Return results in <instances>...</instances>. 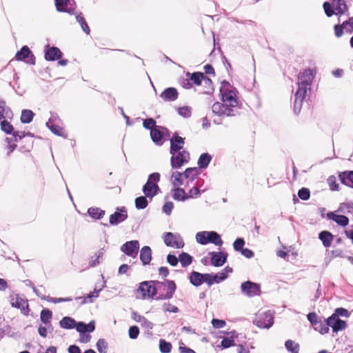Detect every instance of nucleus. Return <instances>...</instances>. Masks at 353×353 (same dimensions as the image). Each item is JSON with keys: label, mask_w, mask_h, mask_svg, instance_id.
<instances>
[{"label": "nucleus", "mask_w": 353, "mask_h": 353, "mask_svg": "<svg viewBox=\"0 0 353 353\" xmlns=\"http://www.w3.org/2000/svg\"><path fill=\"white\" fill-rule=\"evenodd\" d=\"M15 58L18 61H26L27 63L30 65H35L36 63L34 55L27 46H23L21 50L17 52Z\"/></svg>", "instance_id": "4468645a"}, {"label": "nucleus", "mask_w": 353, "mask_h": 353, "mask_svg": "<svg viewBox=\"0 0 353 353\" xmlns=\"http://www.w3.org/2000/svg\"><path fill=\"white\" fill-rule=\"evenodd\" d=\"M170 154L172 155L170 165L173 169H179L190 160V153L187 150L170 152Z\"/></svg>", "instance_id": "6e6552de"}, {"label": "nucleus", "mask_w": 353, "mask_h": 353, "mask_svg": "<svg viewBox=\"0 0 353 353\" xmlns=\"http://www.w3.org/2000/svg\"><path fill=\"white\" fill-rule=\"evenodd\" d=\"M105 250L104 248L98 250L94 255H92L89 261V266L90 268H94L99 265L102 260L103 256L105 254Z\"/></svg>", "instance_id": "b1692460"}, {"label": "nucleus", "mask_w": 353, "mask_h": 353, "mask_svg": "<svg viewBox=\"0 0 353 353\" xmlns=\"http://www.w3.org/2000/svg\"><path fill=\"white\" fill-rule=\"evenodd\" d=\"M170 152L181 151L185 144V138L180 137L177 132H174L170 139Z\"/></svg>", "instance_id": "dca6fc26"}, {"label": "nucleus", "mask_w": 353, "mask_h": 353, "mask_svg": "<svg viewBox=\"0 0 353 353\" xmlns=\"http://www.w3.org/2000/svg\"><path fill=\"white\" fill-rule=\"evenodd\" d=\"M150 200L148 199V197H146L145 195L144 196H139L137 197L134 200V204L135 207L137 210H143L147 208L148 205Z\"/></svg>", "instance_id": "ea45409f"}, {"label": "nucleus", "mask_w": 353, "mask_h": 353, "mask_svg": "<svg viewBox=\"0 0 353 353\" xmlns=\"http://www.w3.org/2000/svg\"><path fill=\"white\" fill-rule=\"evenodd\" d=\"M172 198L175 201H185V200L189 199L188 194L185 192L184 189L178 187L174 188L172 189Z\"/></svg>", "instance_id": "c756f323"}, {"label": "nucleus", "mask_w": 353, "mask_h": 353, "mask_svg": "<svg viewBox=\"0 0 353 353\" xmlns=\"http://www.w3.org/2000/svg\"><path fill=\"white\" fill-rule=\"evenodd\" d=\"M10 304L12 307L21 310L24 309V304H26L27 307L28 306L26 301L18 295L10 296Z\"/></svg>", "instance_id": "2f4dec72"}, {"label": "nucleus", "mask_w": 353, "mask_h": 353, "mask_svg": "<svg viewBox=\"0 0 353 353\" xmlns=\"http://www.w3.org/2000/svg\"><path fill=\"white\" fill-rule=\"evenodd\" d=\"M330 323H328V318L327 319L322 317L318 323L314 327L316 331H318L321 334H325L329 332Z\"/></svg>", "instance_id": "bb28decb"}, {"label": "nucleus", "mask_w": 353, "mask_h": 353, "mask_svg": "<svg viewBox=\"0 0 353 353\" xmlns=\"http://www.w3.org/2000/svg\"><path fill=\"white\" fill-rule=\"evenodd\" d=\"M143 126L146 130H150V132L152 130L156 128L158 125H157L156 121L153 118H148L145 119H143Z\"/></svg>", "instance_id": "3c124183"}, {"label": "nucleus", "mask_w": 353, "mask_h": 353, "mask_svg": "<svg viewBox=\"0 0 353 353\" xmlns=\"http://www.w3.org/2000/svg\"><path fill=\"white\" fill-rule=\"evenodd\" d=\"M287 350L291 353H299V345L292 340H287L285 343Z\"/></svg>", "instance_id": "09e8293b"}, {"label": "nucleus", "mask_w": 353, "mask_h": 353, "mask_svg": "<svg viewBox=\"0 0 353 353\" xmlns=\"http://www.w3.org/2000/svg\"><path fill=\"white\" fill-rule=\"evenodd\" d=\"M128 216V211L125 207L117 208L116 211L110 216V225H117L125 221Z\"/></svg>", "instance_id": "ddd939ff"}, {"label": "nucleus", "mask_w": 353, "mask_h": 353, "mask_svg": "<svg viewBox=\"0 0 353 353\" xmlns=\"http://www.w3.org/2000/svg\"><path fill=\"white\" fill-rule=\"evenodd\" d=\"M141 327L146 330V334L151 336L152 335V330L154 327V323L149 321L146 318L141 323Z\"/></svg>", "instance_id": "864d4df0"}, {"label": "nucleus", "mask_w": 353, "mask_h": 353, "mask_svg": "<svg viewBox=\"0 0 353 353\" xmlns=\"http://www.w3.org/2000/svg\"><path fill=\"white\" fill-rule=\"evenodd\" d=\"M13 113L11 109L6 105L4 100L0 99V121L8 118L12 119Z\"/></svg>", "instance_id": "393cba45"}, {"label": "nucleus", "mask_w": 353, "mask_h": 353, "mask_svg": "<svg viewBox=\"0 0 353 353\" xmlns=\"http://www.w3.org/2000/svg\"><path fill=\"white\" fill-rule=\"evenodd\" d=\"M253 323L259 328L268 329L274 323V314L270 310L258 313L256 314Z\"/></svg>", "instance_id": "423d86ee"}, {"label": "nucleus", "mask_w": 353, "mask_h": 353, "mask_svg": "<svg viewBox=\"0 0 353 353\" xmlns=\"http://www.w3.org/2000/svg\"><path fill=\"white\" fill-rule=\"evenodd\" d=\"M156 290V300H169L173 297L176 290V285L172 280L165 281H154Z\"/></svg>", "instance_id": "7ed1b4c3"}, {"label": "nucleus", "mask_w": 353, "mask_h": 353, "mask_svg": "<svg viewBox=\"0 0 353 353\" xmlns=\"http://www.w3.org/2000/svg\"><path fill=\"white\" fill-rule=\"evenodd\" d=\"M74 14L76 15V20L81 25L82 30L86 34H90V28H89L88 23H86L84 17L81 15V13L80 12V13L77 14L75 12Z\"/></svg>", "instance_id": "c03bdc74"}, {"label": "nucleus", "mask_w": 353, "mask_h": 353, "mask_svg": "<svg viewBox=\"0 0 353 353\" xmlns=\"http://www.w3.org/2000/svg\"><path fill=\"white\" fill-rule=\"evenodd\" d=\"M52 318V312L49 309H43L40 314V319L43 323L45 325L50 324L51 327L50 320Z\"/></svg>", "instance_id": "37998d69"}, {"label": "nucleus", "mask_w": 353, "mask_h": 353, "mask_svg": "<svg viewBox=\"0 0 353 353\" xmlns=\"http://www.w3.org/2000/svg\"><path fill=\"white\" fill-rule=\"evenodd\" d=\"M177 112L184 118H189L192 115V108L189 106L180 107L177 109Z\"/></svg>", "instance_id": "603ef678"}, {"label": "nucleus", "mask_w": 353, "mask_h": 353, "mask_svg": "<svg viewBox=\"0 0 353 353\" xmlns=\"http://www.w3.org/2000/svg\"><path fill=\"white\" fill-rule=\"evenodd\" d=\"M349 316L350 312L347 309L343 307H338L331 315V320H333L334 318H339V316L348 317Z\"/></svg>", "instance_id": "de8ad7c7"}, {"label": "nucleus", "mask_w": 353, "mask_h": 353, "mask_svg": "<svg viewBox=\"0 0 353 353\" xmlns=\"http://www.w3.org/2000/svg\"><path fill=\"white\" fill-rule=\"evenodd\" d=\"M0 121L1 130L8 134H12L14 132L13 125L5 119Z\"/></svg>", "instance_id": "49530a36"}, {"label": "nucleus", "mask_w": 353, "mask_h": 353, "mask_svg": "<svg viewBox=\"0 0 353 353\" xmlns=\"http://www.w3.org/2000/svg\"><path fill=\"white\" fill-rule=\"evenodd\" d=\"M63 55L59 48L55 46H46L45 59L50 61H54L60 59Z\"/></svg>", "instance_id": "f3484780"}, {"label": "nucleus", "mask_w": 353, "mask_h": 353, "mask_svg": "<svg viewBox=\"0 0 353 353\" xmlns=\"http://www.w3.org/2000/svg\"><path fill=\"white\" fill-rule=\"evenodd\" d=\"M327 218L334 221L341 227H345L349 224V219L343 214H336L334 212L327 213Z\"/></svg>", "instance_id": "a211bd4d"}, {"label": "nucleus", "mask_w": 353, "mask_h": 353, "mask_svg": "<svg viewBox=\"0 0 353 353\" xmlns=\"http://www.w3.org/2000/svg\"><path fill=\"white\" fill-rule=\"evenodd\" d=\"M313 71L306 69L298 75V88L294 94V112L296 114L301 112L303 102L305 98L307 90H310V85L314 79Z\"/></svg>", "instance_id": "f03ea898"}, {"label": "nucleus", "mask_w": 353, "mask_h": 353, "mask_svg": "<svg viewBox=\"0 0 353 353\" xmlns=\"http://www.w3.org/2000/svg\"><path fill=\"white\" fill-rule=\"evenodd\" d=\"M186 75L190 76V80L192 83V85L195 84L196 85H201L203 80L205 77V74L201 72H194L192 74L188 72Z\"/></svg>", "instance_id": "c9c22d12"}, {"label": "nucleus", "mask_w": 353, "mask_h": 353, "mask_svg": "<svg viewBox=\"0 0 353 353\" xmlns=\"http://www.w3.org/2000/svg\"><path fill=\"white\" fill-rule=\"evenodd\" d=\"M170 130L167 128L161 125H158L150 132L151 139L157 146H161L164 143L166 138L170 137Z\"/></svg>", "instance_id": "0eeeda50"}, {"label": "nucleus", "mask_w": 353, "mask_h": 353, "mask_svg": "<svg viewBox=\"0 0 353 353\" xmlns=\"http://www.w3.org/2000/svg\"><path fill=\"white\" fill-rule=\"evenodd\" d=\"M335 212L353 215V202L347 201L340 203Z\"/></svg>", "instance_id": "c85d7f7f"}, {"label": "nucleus", "mask_w": 353, "mask_h": 353, "mask_svg": "<svg viewBox=\"0 0 353 353\" xmlns=\"http://www.w3.org/2000/svg\"><path fill=\"white\" fill-rule=\"evenodd\" d=\"M241 290L244 295L248 297H253L260 294L261 285L259 283L247 281L241 283Z\"/></svg>", "instance_id": "9d476101"}, {"label": "nucleus", "mask_w": 353, "mask_h": 353, "mask_svg": "<svg viewBox=\"0 0 353 353\" xmlns=\"http://www.w3.org/2000/svg\"><path fill=\"white\" fill-rule=\"evenodd\" d=\"M34 117V113L32 110L24 109L21 111L20 120L22 123L28 124L32 121Z\"/></svg>", "instance_id": "4c0bfd02"}, {"label": "nucleus", "mask_w": 353, "mask_h": 353, "mask_svg": "<svg viewBox=\"0 0 353 353\" xmlns=\"http://www.w3.org/2000/svg\"><path fill=\"white\" fill-rule=\"evenodd\" d=\"M48 128L54 134L67 138V134L65 133L63 128L60 127L57 123L54 124H46Z\"/></svg>", "instance_id": "79ce46f5"}, {"label": "nucleus", "mask_w": 353, "mask_h": 353, "mask_svg": "<svg viewBox=\"0 0 353 353\" xmlns=\"http://www.w3.org/2000/svg\"><path fill=\"white\" fill-rule=\"evenodd\" d=\"M105 287V281H103V284L101 287L97 290V288L94 289V291L92 292H90L87 295V298H89V303H92V298H97L99 296V292L102 290L103 288Z\"/></svg>", "instance_id": "052dcab7"}, {"label": "nucleus", "mask_w": 353, "mask_h": 353, "mask_svg": "<svg viewBox=\"0 0 353 353\" xmlns=\"http://www.w3.org/2000/svg\"><path fill=\"white\" fill-rule=\"evenodd\" d=\"M327 183L330 186V188L332 191L339 190V184L336 183V179L334 176H330L327 179Z\"/></svg>", "instance_id": "0e129e2a"}, {"label": "nucleus", "mask_w": 353, "mask_h": 353, "mask_svg": "<svg viewBox=\"0 0 353 353\" xmlns=\"http://www.w3.org/2000/svg\"><path fill=\"white\" fill-rule=\"evenodd\" d=\"M212 159V157L208 152L203 153L199 157L197 164L200 169H206Z\"/></svg>", "instance_id": "cd10ccee"}, {"label": "nucleus", "mask_w": 353, "mask_h": 353, "mask_svg": "<svg viewBox=\"0 0 353 353\" xmlns=\"http://www.w3.org/2000/svg\"><path fill=\"white\" fill-rule=\"evenodd\" d=\"M199 174L197 168H188L183 173V178L188 179L189 182L194 181Z\"/></svg>", "instance_id": "e433bc0d"}, {"label": "nucleus", "mask_w": 353, "mask_h": 353, "mask_svg": "<svg viewBox=\"0 0 353 353\" xmlns=\"http://www.w3.org/2000/svg\"><path fill=\"white\" fill-rule=\"evenodd\" d=\"M154 280L145 281L139 283L138 288L135 290L136 297L142 299H154L156 290Z\"/></svg>", "instance_id": "39448f33"}, {"label": "nucleus", "mask_w": 353, "mask_h": 353, "mask_svg": "<svg viewBox=\"0 0 353 353\" xmlns=\"http://www.w3.org/2000/svg\"><path fill=\"white\" fill-rule=\"evenodd\" d=\"M75 328L78 332L83 334L85 332H92L95 329V323L94 321H90L86 324L83 321L77 322Z\"/></svg>", "instance_id": "412c9836"}, {"label": "nucleus", "mask_w": 353, "mask_h": 353, "mask_svg": "<svg viewBox=\"0 0 353 353\" xmlns=\"http://www.w3.org/2000/svg\"><path fill=\"white\" fill-rule=\"evenodd\" d=\"M59 325L63 329H73L77 325V321L72 317L65 316L60 321Z\"/></svg>", "instance_id": "473e14b6"}, {"label": "nucleus", "mask_w": 353, "mask_h": 353, "mask_svg": "<svg viewBox=\"0 0 353 353\" xmlns=\"http://www.w3.org/2000/svg\"><path fill=\"white\" fill-rule=\"evenodd\" d=\"M221 345L224 349L229 348L235 345L234 340L232 337H224L221 342Z\"/></svg>", "instance_id": "680f3d73"}, {"label": "nucleus", "mask_w": 353, "mask_h": 353, "mask_svg": "<svg viewBox=\"0 0 353 353\" xmlns=\"http://www.w3.org/2000/svg\"><path fill=\"white\" fill-rule=\"evenodd\" d=\"M298 196L303 200L307 201L310 197V191L307 188H302L298 191Z\"/></svg>", "instance_id": "13d9d810"}, {"label": "nucleus", "mask_w": 353, "mask_h": 353, "mask_svg": "<svg viewBox=\"0 0 353 353\" xmlns=\"http://www.w3.org/2000/svg\"><path fill=\"white\" fill-rule=\"evenodd\" d=\"M163 241L167 246L176 249L183 248L185 245L183 238L179 234H173L170 232L164 234Z\"/></svg>", "instance_id": "1a4fd4ad"}, {"label": "nucleus", "mask_w": 353, "mask_h": 353, "mask_svg": "<svg viewBox=\"0 0 353 353\" xmlns=\"http://www.w3.org/2000/svg\"><path fill=\"white\" fill-rule=\"evenodd\" d=\"M208 231L199 232L196 234V241L201 245L208 243Z\"/></svg>", "instance_id": "a18cd8bd"}, {"label": "nucleus", "mask_w": 353, "mask_h": 353, "mask_svg": "<svg viewBox=\"0 0 353 353\" xmlns=\"http://www.w3.org/2000/svg\"><path fill=\"white\" fill-rule=\"evenodd\" d=\"M208 234V243H212L217 246L222 245L223 241L220 234L215 231H209Z\"/></svg>", "instance_id": "58836bf2"}, {"label": "nucleus", "mask_w": 353, "mask_h": 353, "mask_svg": "<svg viewBox=\"0 0 353 353\" xmlns=\"http://www.w3.org/2000/svg\"><path fill=\"white\" fill-rule=\"evenodd\" d=\"M179 260L183 268L190 265L193 261V257L187 252H182L179 255Z\"/></svg>", "instance_id": "a19ab883"}, {"label": "nucleus", "mask_w": 353, "mask_h": 353, "mask_svg": "<svg viewBox=\"0 0 353 353\" xmlns=\"http://www.w3.org/2000/svg\"><path fill=\"white\" fill-rule=\"evenodd\" d=\"M322 317H319L315 312H310L307 315V319L311 325L314 327Z\"/></svg>", "instance_id": "e2e57ef3"}, {"label": "nucleus", "mask_w": 353, "mask_h": 353, "mask_svg": "<svg viewBox=\"0 0 353 353\" xmlns=\"http://www.w3.org/2000/svg\"><path fill=\"white\" fill-rule=\"evenodd\" d=\"M129 337L132 339H137L139 334V328L137 325L130 326L128 330Z\"/></svg>", "instance_id": "338daca9"}, {"label": "nucleus", "mask_w": 353, "mask_h": 353, "mask_svg": "<svg viewBox=\"0 0 353 353\" xmlns=\"http://www.w3.org/2000/svg\"><path fill=\"white\" fill-rule=\"evenodd\" d=\"M203 274L196 271H192L190 275V282L192 285L195 287L200 286L201 284H203Z\"/></svg>", "instance_id": "7c9ffc66"}, {"label": "nucleus", "mask_w": 353, "mask_h": 353, "mask_svg": "<svg viewBox=\"0 0 353 353\" xmlns=\"http://www.w3.org/2000/svg\"><path fill=\"white\" fill-rule=\"evenodd\" d=\"M97 348L99 353H107L108 343L103 339H100L97 343Z\"/></svg>", "instance_id": "4d7b16f0"}, {"label": "nucleus", "mask_w": 353, "mask_h": 353, "mask_svg": "<svg viewBox=\"0 0 353 353\" xmlns=\"http://www.w3.org/2000/svg\"><path fill=\"white\" fill-rule=\"evenodd\" d=\"M333 4L334 6V9L337 11L336 14H344L348 10L345 0H333Z\"/></svg>", "instance_id": "f704fd0d"}, {"label": "nucleus", "mask_w": 353, "mask_h": 353, "mask_svg": "<svg viewBox=\"0 0 353 353\" xmlns=\"http://www.w3.org/2000/svg\"><path fill=\"white\" fill-rule=\"evenodd\" d=\"M140 260L143 265L150 263L152 260V250L149 246H143L140 251Z\"/></svg>", "instance_id": "5701e85b"}, {"label": "nucleus", "mask_w": 353, "mask_h": 353, "mask_svg": "<svg viewBox=\"0 0 353 353\" xmlns=\"http://www.w3.org/2000/svg\"><path fill=\"white\" fill-rule=\"evenodd\" d=\"M228 278V274L223 271L216 274H212V279L214 283H219Z\"/></svg>", "instance_id": "6e6d98bb"}, {"label": "nucleus", "mask_w": 353, "mask_h": 353, "mask_svg": "<svg viewBox=\"0 0 353 353\" xmlns=\"http://www.w3.org/2000/svg\"><path fill=\"white\" fill-rule=\"evenodd\" d=\"M221 102H216L212 106V112L219 117H233L236 114L234 108L239 106L236 97L237 90L225 80L221 82L220 87Z\"/></svg>", "instance_id": "f257e3e1"}, {"label": "nucleus", "mask_w": 353, "mask_h": 353, "mask_svg": "<svg viewBox=\"0 0 353 353\" xmlns=\"http://www.w3.org/2000/svg\"><path fill=\"white\" fill-rule=\"evenodd\" d=\"M339 177L342 184L353 188V171H344L340 172Z\"/></svg>", "instance_id": "4be33fe9"}, {"label": "nucleus", "mask_w": 353, "mask_h": 353, "mask_svg": "<svg viewBox=\"0 0 353 353\" xmlns=\"http://www.w3.org/2000/svg\"><path fill=\"white\" fill-rule=\"evenodd\" d=\"M319 239L322 241L324 247L328 248L332 244V241L334 239V236L330 232L323 230L319 234Z\"/></svg>", "instance_id": "a878e982"}, {"label": "nucleus", "mask_w": 353, "mask_h": 353, "mask_svg": "<svg viewBox=\"0 0 353 353\" xmlns=\"http://www.w3.org/2000/svg\"><path fill=\"white\" fill-rule=\"evenodd\" d=\"M343 25L344 28H345L346 32H347L349 33L353 32V17H350V18H349L348 20L344 21L343 23Z\"/></svg>", "instance_id": "774afa93"}, {"label": "nucleus", "mask_w": 353, "mask_h": 353, "mask_svg": "<svg viewBox=\"0 0 353 353\" xmlns=\"http://www.w3.org/2000/svg\"><path fill=\"white\" fill-rule=\"evenodd\" d=\"M328 323H330V327H332V331L336 333L344 330L347 327L346 321L339 318H334L331 320V316L328 317Z\"/></svg>", "instance_id": "aec40b11"}, {"label": "nucleus", "mask_w": 353, "mask_h": 353, "mask_svg": "<svg viewBox=\"0 0 353 353\" xmlns=\"http://www.w3.org/2000/svg\"><path fill=\"white\" fill-rule=\"evenodd\" d=\"M172 347V345L171 343L168 342L164 339L159 340V350L161 353H170Z\"/></svg>", "instance_id": "8fccbe9b"}, {"label": "nucleus", "mask_w": 353, "mask_h": 353, "mask_svg": "<svg viewBox=\"0 0 353 353\" xmlns=\"http://www.w3.org/2000/svg\"><path fill=\"white\" fill-rule=\"evenodd\" d=\"M203 82L204 86L207 89L206 90L204 91V93L207 94L212 93L214 91V88L212 86V81L210 78L205 76Z\"/></svg>", "instance_id": "5fc2aeb1"}, {"label": "nucleus", "mask_w": 353, "mask_h": 353, "mask_svg": "<svg viewBox=\"0 0 353 353\" xmlns=\"http://www.w3.org/2000/svg\"><path fill=\"white\" fill-rule=\"evenodd\" d=\"M209 255L211 257V265L214 267H221L223 265L228 258V253L225 252H210Z\"/></svg>", "instance_id": "2eb2a0df"}, {"label": "nucleus", "mask_w": 353, "mask_h": 353, "mask_svg": "<svg viewBox=\"0 0 353 353\" xmlns=\"http://www.w3.org/2000/svg\"><path fill=\"white\" fill-rule=\"evenodd\" d=\"M179 93L175 88H165L161 94L160 97L165 101H174L178 98Z\"/></svg>", "instance_id": "6ab92c4d"}, {"label": "nucleus", "mask_w": 353, "mask_h": 353, "mask_svg": "<svg viewBox=\"0 0 353 353\" xmlns=\"http://www.w3.org/2000/svg\"><path fill=\"white\" fill-rule=\"evenodd\" d=\"M88 214L93 219L100 220L104 216L105 212V210H101L99 208L91 207L88 208Z\"/></svg>", "instance_id": "72a5a7b5"}, {"label": "nucleus", "mask_w": 353, "mask_h": 353, "mask_svg": "<svg viewBox=\"0 0 353 353\" xmlns=\"http://www.w3.org/2000/svg\"><path fill=\"white\" fill-rule=\"evenodd\" d=\"M245 245V240L243 238H237L233 243V248L236 252H241Z\"/></svg>", "instance_id": "69168bd1"}, {"label": "nucleus", "mask_w": 353, "mask_h": 353, "mask_svg": "<svg viewBox=\"0 0 353 353\" xmlns=\"http://www.w3.org/2000/svg\"><path fill=\"white\" fill-rule=\"evenodd\" d=\"M160 181V174L158 172H153L148 176L146 183L142 188V192L146 197H148L150 201H152L153 198L157 195L161 189L158 185Z\"/></svg>", "instance_id": "20e7f679"}, {"label": "nucleus", "mask_w": 353, "mask_h": 353, "mask_svg": "<svg viewBox=\"0 0 353 353\" xmlns=\"http://www.w3.org/2000/svg\"><path fill=\"white\" fill-rule=\"evenodd\" d=\"M323 7L327 17H330L333 16L336 12H334V8L332 7L330 3L325 1L323 4Z\"/></svg>", "instance_id": "bf43d9fd"}, {"label": "nucleus", "mask_w": 353, "mask_h": 353, "mask_svg": "<svg viewBox=\"0 0 353 353\" xmlns=\"http://www.w3.org/2000/svg\"><path fill=\"white\" fill-rule=\"evenodd\" d=\"M139 249V242L137 240H132L123 244L120 250L127 256L136 258L138 255Z\"/></svg>", "instance_id": "f8f14e48"}, {"label": "nucleus", "mask_w": 353, "mask_h": 353, "mask_svg": "<svg viewBox=\"0 0 353 353\" xmlns=\"http://www.w3.org/2000/svg\"><path fill=\"white\" fill-rule=\"evenodd\" d=\"M56 9L60 12H66L70 14H75L76 4L74 0H54Z\"/></svg>", "instance_id": "9b49d317"}]
</instances>
